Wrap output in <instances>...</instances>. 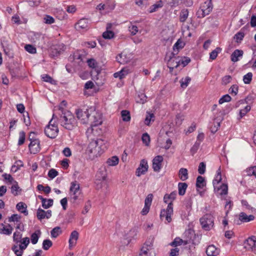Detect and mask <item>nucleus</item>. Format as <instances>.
Masks as SVG:
<instances>
[{
    "instance_id": "obj_1",
    "label": "nucleus",
    "mask_w": 256,
    "mask_h": 256,
    "mask_svg": "<svg viewBox=\"0 0 256 256\" xmlns=\"http://www.w3.org/2000/svg\"><path fill=\"white\" fill-rule=\"evenodd\" d=\"M54 114H56L55 116L56 121L66 129L72 130L76 125V120L73 114L69 111L62 108L60 106Z\"/></svg>"
},
{
    "instance_id": "obj_2",
    "label": "nucleus",
    "mask_w": 256,
    "mask_h": 256,
    "mask_svg": "<svg viewBox=\"0 0 256 256\" xmlns=\"http://www.w3.org/2000/svg\"><path fill=\"white\" fill-rule=\"evenodd\" d=\"M90 138L92 140L88 144L87 152L90 157H98L104 152V149L102 148L103 140L100 139L92 140L91 136Z\"/></svg>"
},
{
    "instance_id": "obj_3",
    "label": "nucleus",
    "mask_w": 256,
    "mask_h": 256,
    "mask_svg": "<svg viewBox=\"0 0 256 256\" xmlns=\"http://www.w3.org/2000/svg\"><path fill=\"white\" fill-rule=\"evenodd\" d=\"M55 116H56V114H53L52 118L44 129L46 135L50 138H54L58 136L59 132L58 126L56 124L57 122L55 120Z\"/></svg>"
},
{
    "instance_id": "obj_4",
    "label": "nucleus",
    "mask_w": 256,
    "mask_h": 256,
    "mask_svg": "<svg viewBox=\"0 0 256 256\" xmlns=\"http://www.w3.org/2000/svg\"><path fill=\"white\" fill-rule=\"evenodd\" d=\"M95 110L94 107H90L88 108H82L76 110V113L77 118L81 120L83 124H86L88 122L90 116L94 112Z\"/></svg>"
},
{
    "instance_id": "obj_5",
    "label": "nucleus",
    "mask_w": 256,
    "mask_h": 256,
    "mask_svg": "<svg viewBox=\"0 0 256 256\" xmlns=\"http://www.w3.org/2000/svg\"><path fill=\"white\" fill-rule=\"evenodd\" d=\"M214 217L210 214H204L200 219L202 228L205 230H210L214 226Z\"/></svg>"
},
{
    "instance_id": "obj_6",
    "label": "nucleus",
    "mask_w": 256,
    "mask_h": 256,
    "mask_svg": "<svg viewBox=\"0 0 256 256\" xmlns=\"http://www.w3.org/2000/svg\"><path fill=\"white\" fill-rule=\"evenodd\" d=\"M213 6L212 0H207L205 2L196 12L198 18H203L208 15L212 10Z\"/></svg>"
},
{
    "instance_id": "obj_7",
    "label": "nucleus",
    "mask_w": 256,
    "mask_h": 256,
    "mask_svg": "<svg viewBox=\"0 0 256 256\" xmlns=\"http://www.w3.org/2000/svg\"><path fill=\"white\" fill-rule=\"evenodd\" d=\"M92 116L90 119L91 121V128H88L86 134H87L88 138L90 137V134H92L94 130V127L100 125L102 124V120L101 114L96 112L95 110L94 112H92Z\"/></svg>"
},
{
    "instance_id": "obj_8",
    "label": "nucleus",
    "mask_w": 256,
    "mask_h": 256,
    "mask_svg": "<svg viewBox=\"0 0 256 256\" xmlns=\"http://www.w3.org/2000/svg\"><path fill=\"white\" fill-rule=\"evenodd\" d=\"M18 247V245H14L12 247V250L17 256H22L24 250L27 248L30 243V238L26 237L22 238Z\"/></svg>"
},
{
    "instance_id": "obj_9",
    "label": "nucleus",
    "mask_w": 256,
    "mask_h": 256,
    "mask_svg": "<svg viewBox=\"0 0 256 256\" xmlns=\"http://www.w3.org/2000/svg\"><path fill=\"white\" fill-rule=\"evenodd\" d=\"M32 134H34V132L30 133L29 136V140L30 141V144L28 145L31 154H36L40 152V140L38 139L34 138L32 137Z\"/></svg>"
},
{
    "instance_id": "obj_10",
    "label": "nucleus",
    "mask_w": 256,
    "mask_h": 256,
    "mask_svg": "<svg viewBox=\"0 0 256 256\" xmlns=\"http://www.w3.org/2000/svg\"><path fill=\"white\" fill-rule=\"evenodd\" d=\"M173 214V204L170 202L166 209H163L160 212V217L161 219L165 218L168 223L172 222L171 216Z\"/></svg>"
},
{
    "instance_id": "obj_11",
    "label": "nucleus",
    "mask_w": 256,
    "mask_h": 256,
    "mask_svg": "<svg viewBox=\"0 0 256 256\" xmlns=\"http://www.w3.org/2000/svg\"><path fill=\"white\" fill-rule=\"evenodd\" d=\"M148 166L146 160L142 159L140 160L138 167L136 171V175L137 176H140L144 174L148 170Z\"/></svg>"
},
{
    "instance_id": "obj_12",
    "label": "nucleus",
    "mask_w": 256,
    "mask_h": 256,
    "mask_svg": "<svg viewBox=\"0 0 256 256\" xmlns=\"http://www.w3.org/2000/svg\"><path fill=\"white\" fill-rule=\"evenodd\" d=\"M164 161V158L162 156L158 155L155 156L152 160V167L154 171L159 172L162 168V162Z\"/></svg>"
},
{
    "instance_id": "obj_13",
    "label": "nucleus",
    "mask_w": 256,
    "mask_h": 256,
    "mask_svg": "<svg viewBox=\"0 0 256 256\" xmlns=\"http://www.w3.org/2000/svg\"><path fill=\"white\" fill-rule=\"evenodd\" d=\"M66 50V46L62 43L58 44L53 46L51 48L50 54L53 56H56Z\"/></svg>"
},
{
    "instance_id": "obj_14",
    "label": "nucleus",
    "mask_w": 256,
    "mask_h": 256,
    "mask_svg": "<svg viewBox=\"0 0 256 256\" xmlns=\"http://www.w3.org/2000/svg\"><path fill=\"white\" fill-rule=\"evenodd\" d=\"M88 21L86 19L80 20L75 25V28L78 30H86L88 29Z\"/></svg>"
},
{
    "instance_id": "obj_15",
    "label": "nucleus",
    "mask_w": 256,
    "mask_h": 256,
    "mask_svg": "<svg viewBox=\"0 0 256 256\" xmlns=\"http://www.w3.org/2000/svg\"><path fill=\"white\" fill-rule=\"evenodd\" d=\"M106 176L107 172L106 166H102L99 168L96 174V180L100 181L104 180L106 179Z\"/></svg>"
},
{
    "instance_id": "obj_16",
    "label": "nucleus",
    "mask_w": 256,
    "mask_h": 256,
    "mask_svg": "<svg viewBox=\"0 0 256 256\" xmlns=\"http://www.w3.org/2000/svg\"><path fill=\"white\" fill-rule=\"evenodd\" d=\"M206 253L208 256H217L220 253V250L214 245H210L206 248Z\"/></svg>"
},
{
    "instance_id": "obj_17",
    "label": "nucleus",
    "mask_w": 256,
    "mask_h": 256,
    "mask_svg": "<svg viewBox=\"0 0 256 256\" xmlns=\"http://www.w3.org/2000/svg\"><path fill=\"white\" fill-rule=\"evenodd\" d=\"M243 54L242 50L238 49L234 50L230 56L231 60L234 62H238L239 60V58L242 56Z\"/></svg>"
},
{
    "instance_id": "obj_18",
    "label": "nucleus",
    "mask_w": 256,
    "mask_h": 256,
    "mask_svg": "<svg viewBox=\"0 0 256 256\" xmlns=\"http://www.w3.org/2000/svg\"><path fill=\"white\" fill-rule=\"evenodd\" d=\"M177 193L176 191L172 192L170 194H166L164 197V201L165 203L168 205V204L172 202V204L173 200L176 198Z\"/></svg>"
},
{
    "instance_id": "obj_19",
    "label": "nucleus",
    "mask_w": 256,
    "mask_h": 256,
    "mask_svg": "<svg viewBox=\"0 0 256 256\" xmlns=\"http://www.w3.org/2000/svg\"><path fill=\"white\" fill-rule=\"evenodd\" d=\"M254 216L252 214H250L248 216L244 212H240L239 215V220L242 222H249L254 220Z\"/></svg>"
},
{
    "instance_id": "obj_20",
    "label": "nucleus",
    "mask_w": 256,
    "mask_h": 256,
    "mask_svg": "<svg viewBox=\"0 0 256 256\" xmlns=\"http://www.w3.org/2000/svg\"><path fill=\"white\" fill-rule=\"evenodd\" d=\"M256 245V237L252 236L247 239L245 242V247L248 248L252 249Z\"/></svg>"
},
{
    "instance_id": "obj_21",
    "label": "nucleus",
    "mask_w": 256,
    "mask_h": 256,
    "mask_svg": "<svg viewBox=\"0 0 256 256\" xmlns=\"http://www.w3.org/2000/svg\"><path fill=\"white\" fill-rule=\"evenodd\" d=\"M176 65L174 66L176 68H178L180 64L182 65V68L187 66L190 62V59L188 57H184L182 60H178V58H176Z\"/></svg>"
},
{
    "instance_id": "obj_22",
    "label": "nucleus",
    "mask_w": 256,
    "mask_h": 256,
    "mask_svg": "<svg viewBox=\"0 0 256 256\" xmlns=\"http://www.w3.org/2000/svg\"><path fill=\"white\" fill-rule=\"evenodd\" d=\"M78 238V233L76 230L72 232L69 239V245L72 246L76 244V241Z\"/></svg>"
},
{
    "instance_id": "obj_23",
    "label": "nucleus",
    "mask_w": 256,
    "mask_h": 256,
    "mask_svg": "<svg viewBox=\"0 0 256 256\" xmlns=\"http://www.w3.org/2000/svg\"><path fill=\"white\" fill-rule=\"evenodd\" d=\"M16 209L20 212L24 214L25 216H27L28 214V211L26 210L27 206L26 204L22 202H18L16 206Z\"/></svg>"
},
{
    "instance_id": "obj_24",
    "label": "nucleus",
    "mask_w": 256,
    "mask_h": 256,
    "mask_svg": "<svg viewBox=\"0 0 256 256\" xmlns=\"http://www.w3.org/2000/svg\"><path fill=\"white\" fill-rule=\"evenodd\" d=\"M176 54L172 52L170 54V56L166 55V59L167 60L168 64L169 65H176V58H178V60H179L178 57H175L174 56Z\"/></svg>"
},
{
    "instance_id": "obj_25",
    "label": "nucleus",
    "mask_w": 256,
    "mask_h": 256,
    "mask_svg": "<svg viewBox=\"0 0 256 256\" xmlns=\"http://www.w3.org/2000/svg\"><path fill=\"white\" fill-rule=\"evenodd\" d=\"M178 176L182 181L186 180L188 178V170L185 168H181L178 172Z\"/></svg>"
},
{
    "instance_id": "obj_26",
    "label": "nucleus",
    "mask_w": 256,
    "mask_h": 256,
    "mask_svg": "<svg viewBox=\"0 0 256 256\" xmlns=\"http://www.w3.org/2000/svg\"><path fill=\"white\" fill-rule=\"evenodd\" d=\"M164 2L162 0H160L156 4L150 6L149 8V12L150 13L156 12L158 8H161L163 6Z\"/></svg>"
},
{
    "instance_id": "obj_27",
    "label": "nucleus",
    "mask_w": 256,
    "mask_h": 256,
    "mask_svg": "<svg viewBox=\"0 0 256 256\" xmlns=\"http://www.w3.org/2000/svg\"><path fill=\"white\" fill-rule=\"evenodd\" d=\"M188 9H182L180 14V21L182 22H184L186 21L188 16Z\"/></svg>"
},
{
    "instance_id": "obj_28",
    "label": "nucleus",
    "mask_w": 256,
    "mask_h": 256,
    "mask_svg": "<svg viewBox=\"0 0 256 256\" xmlns=\"http://www.w3.org/2000/svg\"><path fill=\"white\" fill-rule=\"evenodd\" d=\"M188 188V184L185 182H180L178 184V194L180 196H184Z\"/></svg>"
},
{
    "instance_id": "obj_29",
    "label": "nucleus",
    "mask_w": 256,
    "mask_h": 256,
    "mask_svg": "<svg viewBox=\"0 0 256 256\" xmlns=\"http://www.w3.org/2000/svg\"><path fill=\"white\" fill-rule=\"evenodd\" d=\"M116 59L117 62L120 64H126L129 61V58L125 54H123L122 53L119 54L116 57Z\"/></svg>"
},
{
    "instance_id": "obj_30",
    "label": "nucleus",
    "mask_w": 256,
    "mask_h": 256,
    "mask_svg": "<svg viewBox=\"0 0 256 256\" xmlns=\"http://www.w3.org/2000/svg\"><path fill=\"white\" fill-rule=\"evenodd\" d=\"M128 74V69L122 68L120 72H115L114 74V76L116 78H118L120 79L121 80L122 78H124Z\"/></svg>"
},
{
    "instance_id": "obj_31",
    "label": "nucleus",
    "mask_w": 256,
    "mask_h": 256,
    "mask_svg": "<svg viewBox=\"0 0 256 256\" xmlns=\"http://www.w3.org/2000/svg\"><path fill=\"white\" fill-rule=\"evenodd\" d=\"M119 162V158L116 156H113L108 159L106 163L109 166H116Z\"/></svg>"
},
{
    "instance_id": "obj_32",
    "label": "nucleus",
    "mask_w": 256,
    "mask_h": 256,
    "mask_svg": "<svg viewBox=\"0 0 256 256\" xmlns=\"http://www.w3.org/2000/svg\"><path fill=\"white\" fill-rule=\"evenodd\" d=\"M184 46L182 42L180 40H178V41L176 42V44L173 46L174 52L176 54H178L180 49L182 48Z\"/></svg>"
},
{
    "instance_id": "obj_33",
    "label": "nucleus",
    "mask_w": 256,
    "mask_h": 256,
    "mask_svg": "<svg viewBox=\"0 0 256 256\" xmlns=\"http://www.w3.org/2000/svg\"><path fill=\"white\" fill-rule=\"evenodd\" d=\"M206 186L204 178L202 176H198L196 178V186L202 188Z\"/></svg>"
},
{
    "instance_id": "obj_34",
    "label": "nucleus",
    "mask_w": 256,
    "mask_h": 256,
    "mask_svg": "<svg viewBox=\"0 0 256 256\" xmlns=\"http://www.w3.org/2000/svg\"><path fill=\"white\" fill-rule=\"evenodd\" d=\"M222 180V175L220 168L217 170V174L216 176L214 179L213 180L212 184L214 188L216 185L218 184Z\"/></svg>"
},
{
    "instance_id": "obj_35",
    "label": "nucleus",
    "mask_w": 256,
    "mask_h": 256,
    "mask_svg": "<svg viewBox=\"0 0 256 256\" xmlns=\"http://www.w3.org/2000/svg\"><path fill=\"white\" fill-rule=\"evenodd\" d=\"M62 231L61 228L60 226H56L50 232L51 236L52 238H57L60 234Z\"/></svg>"
},
{
    "instance_id": "obj_36",
    "label": "nucleus",
    "mask_w": 256,
    "mask_h": 256,
    "mask_svg": "<svg viewBox=\"0 0 256 256\" xmlns=\"http://www.w3.org/2000/svg\"><path fill=\"white\" fill-rule=\"evenodd\" d=\"M222 51V48L220 47H217L215 50H213L210 54V59L213 60H214L219 53Z\"/></svg>"
},
{
    "instance_id": "obj_37",
    "label": "nucleus",
    "mask_w": 256,
    "mask_h": 256,
    "mask_svg": "<svg viewBox=\"0 0 256 256\" xmlns=\"http://www.w3.org/2000/svg\"><path fill=\"white\" fill-rule=\"evenodd\" d=\"M37 232L38 234H37L36 232H35L32 233L30 236L31 242L34 244H35L38 242L40 236V230H38Z\"/></svg>"
},
{
    "instance_id": "obj_38",
    "label": "nucleus",
    "mask_w": 256,
    "mask_h": 256,
    "mask_svg": "<svg viewBox=\"0 0 256 256\" xmlns=\"http://www.w3.org/2000/svg\"><path fill=\"white\" fill-rule=\"evenodd\" d=\"M22 238V234L20 232L16 231L14 233L13 240L16 244H18L20 243Z\"/></svg>"
},
{
    "instance_id": "obj_39",
    "label": "nucleus",
    "mask_w": 256,
    "mask_h": 256,
    "mask_svg": "<svg viewBox=\"0 0 256 256\" xmlns=\"http://www.w3.org/2000/svg\"><path fill=\"white\" fill-rule=\"evenodd\" d=\"M42 79L44 82H49L52 84H56V81L54 80L48 74H44L42 76Z\"/></svg>"
},
{
    "instance_id": "obj_40",
    "label": "nucleus",
    "mask_w": 256,
    "mask_h": 256,
    "mask_svg": "<svg viewBox=\"0 0 256 256\" xmlns=\"http://www.w3.org/2000/svg\"><path fill=\"white\" fill-rule=\"evenodd\" d=\"M121 115L122 120L124 122H129L130 120V112L126 110H122L121 112Z\"/></svg>"
},
{
    "instance_id": "obj_41",
    "label": "nucleus",
    "mask_w": 256,
    "mask_h": 256,
    "mask_svg": "<svg viewBox=\"0 0 256 256\" xmlns=\"http://www.w3.org/2000/svg\"><path fill=\"white\" fill-rule=\"evenodd\" d=\"M80 189V185L76 183V182H72L71 184V186L70 188V190L73 193V195H75L78 192Z\"/></svg>"
},
{
    "instance_id": "obj_42",
    "label": "nucleus",
    "mask_w": 256,
    "mask_h": 256,
    "mask_svg": "<svg viewBox=\"0 0 256 256\" xmlns=\"http://www.w3.org/2000/svg\"><path fill=\"white\" fill-rule=\"evenodd\" d=\"M190 80L191 78L189 76H186L184 78H182L180 80V86L182 88H186L190 83Z\"/></svg>"
},
{
    "instance_id": "obj_43",
    "label": "nucleus",
    "mask_w": 256,
    "mask_h": 256,
    "mask_svg": "<svg viewBox=\"0 0 256 256\" xmlns=\"http://www.w3.org/2000/svg\"><path fill=\"white\" fill-rule=\"evenodd\" d=\"M148 246L150 247V244L148 245L146 244H145L144 246L141 249V252L139 256H148V251H149V248Z\"/></svg>"
},
{
    "instance_id": "obj_44",
    "label": "nucleus",
    "mask_w": 256,
    "mask_h": 256,
    "mask_svg": "<svg viewBox=\"0 0 256 256\" xmlns=\"http://www.w3.org/2000/svg\"><path fill=\"white\" fill-rule=\"evenodd\" d=\"M46 212L44 210L39 208L36 212V217L39 220H42V219H44L46 218Z\"/></svg>"
},
{
    "instance_id": "obj_45",
    "label": "nucleus",
    "mask_w": 256,
    "mask_h": 256,
    "mask_svg": "<svg viewBox=\"0 0 256 256\" xmlns=\"http://www.w3.org/2000/svg\"><path fill=\"white\" fill-rule=\"evenodd\" d=\"M52 245V242L50 240H44L42 242V248L44 250H48Z\"/></svg>"
},
{
    "instance_id": "obj_46",
    "label": "nucleus",
    "mask_w": 256,
    "mask_h": 256,
    "mask_svg": "<svg viewBox=\"0 0 256 256\" xmlns=\"http://www.w3.org/2000/svg\"><path fill=\"white\" fill-rule=\"evenodd\" d=\"M244 36V33L242 32V29L240 32H237L234 36V38L236 40V42H238L241 41Z\"/></svg>"
},
{
    "instance_id": "obj_47",
    "label": "nucleus",
    "mask_w": 256,
    "mask_h": 256,
    "mask_svg": "<svg viewBox=\"0 0 256 256\" xmlns=\"http://www.w3.org/2000/svg\"><path fill=\"white\" fill-rule=\"evenodd\" d=\"M252 74L250 72H248L244 75L243 78V80L244 84H249L252 80Z\"/></svg>"
},
{
    "instance_id": "obj_48",
    "label": "nucleus",
    "mask_w": 256,
    "mask_h": 256,
    "mask_svg": "<svg viewBox=\"0 0 256 256\" xmlns=\"http://www.w3.org/2000/svg\"><path fill=\"white\" fill-rule=\"evenodd\" d=\"M114 36V33L112 30H106L102 34V38L104 39H111Z\"/></svg>"
},
{
    "instance_id": "obj_49",
    "label": "nucleus",
    "mask_w": 256,
    "mask_h": 256,
    "mask_svg": "<svg viewBox=\"0 0 256 256\" xmlns=\"http://www.w3.org/2000/svg\"><path fill=\"white\" fill-rule=\"evenodd\" d=\"M19 140L18 142V145L21 146L22 145L24 141L26 138V134L25 132L24 131H20L19 133Z\"/></svg>"
},
{
    "instance_id": "obj_50",
    "label": "nucleus",
    "mask_w": 256,
    "mask_h": 256,
    "mask_svg": "<svg viewBox=\"0 0 256 256\" xmlns=\"http://www.w3.org/2000/svg\"><path fill=\"white\" fill-rule=\"evenodd\" d=\"M220 190V195H226L228 194V186L227 184H222L220 188H218Z\"/></svg>"
},
{
    "instance_id": "obj_51",
    "label": "nucleus",
    "mask_w": 256,
    "mask_h": 256,
    "mask_svg": "<svg viewBox=\"0 0 256 256\" xmlns=\"http://www.w3.org/2000/svg\"><path fill=\"white\" fill-rule=\"evenodd\" d=\"M248 176H254L256 177V166H251L246 170Z\"/></svg>"
},
{
    "instance_id": "obj_52",
    "label": "nucleus",
    "mask_w": 256,
    "mask_h": 256,
    "mask_svg": "<svg viewBox=\"0 0 256 256\" xmlns=\"http://www.w3.org/2000/svg\"><path fill=\"white\" fill-rule=\"evenodd\" d=\"M238 90V86L236 84H233L230 88L228 91L231 94L236 96L237 94Z\"/></svg>"
},
{
    "instance_id": "obj_53",
    "label": "nucleus",
    "mask_w": 256,
    "mask_h": 256,
    "mask_svg": "<svg viewBox=\"0 0 256 256\" xmlns=\"http://www.w3.org/2000/svg\"><path fill=\"white\" fill-rule=\"evenodd\" d=\"M232 98L228 94L223 96L218 101L220 104H222L224 102H229L231 100Z\"/></svg>"
},
{
    "instance_id": "obj_54",
    "label": "nucleus",
    "mask_w": 256,
    "mask_h": 256,
    "mask_svg": "<svg viewBox=\"0 0 256 256\" xmlns=\"http://www.w3.org/2000/svg\"><path fill=\"white\" fill-rule=\"evenodd\" d=\"M20 218L21 216L20 215L18 214H13L8 218V222H20Z\"/></svg>"
},
{
    "instance_id": "obj_55",
    "label": "nucleus",
    "mask_w": 256,
    "mask_h": 256,
    "mask_svg": "<svg viewBox=\"0 0 256 256\" xmlns=\"http://www.w3.org/2000/svg\"><path fill=\"white\" fill-rule=\"evenodd\" d=\"M232 80V78L230 76L228 75L224 76L222 80V85H226L230 83Z\"/></svg>"
},
{
    "instance_id": "obj_56",
    "label": "nucleus",
    "mask_w": 256,
    "mask_h": 256,
    "mask_svg": "<svg viewBox=\"0 0 256 256\" xmlns=\"http://www.w3.org/2000/svg\"><path fill=\"white\" fill-rule=\"evenodd\" d=\"M26 50L28 52L34 54L36 52V50L35 47L30 44H26L24 47Z\"/></svg>"
},
{
    "instance_id": "obj_57",
    "label": "nucleus",
    "mask_w": 256,
    "mask_h": 256,
    "mask_svg": "<svg viewBox=\"0 0 256 256\" xmlns=\"http://www.w3.org/2000/svg\"><path fill=\"white\" fill-rule=\"evenodd\" d=\"M206 165L204 162H201L198 166V172L200 174H203L206 172Z\"/></svg>"
},
{
    "instance_id": "obj_58",
    "label": "nucleus",
    "mask_w": 256,
    "mask_h": 256,
    "mask_svg": "<svg viewBox=\"0 0 256 256\" xmlns=\"http://www.w3.org/2000/svg\"><path fill=\"white\" fill-rule=\"evenodd\" d=\"M154 118V114H153L148 113L146 116V118L144 120V123L146 124L149 126L150 122V121L152 120V121L154 120L152 118Z\"/></svg>"
},
{
    "instance_id": "obj_59",
    "label": "nucleus",
    "mask_w": 256,
    "mask_h": 256,
    "mask_svg": "<svg viewBox=\"0 0 256 256\" xmlns=\"http://www.w3.org/2000/svg\"><path fill=\"white\" fill-rule=\"evenodd\" d=\"M250 106H246L244 108L240 110V118H242L244 116L247 112H248L250 110Z\"/></svg>"
},
{
    "instance_id": "obj_60",
    "label": "nucleus",
    "mask_w": 256,
    "mask_h": 256,
    "mask_svg": "<svg viewBox=\"0 0 256 256\" xmlns=\"http://www.w3.org/2000/svg\"><path fill=\"white\" fill-rule=\"evenodd\" d=\"M224 112L220 110L217 114L216 116H215L214 120L216 122H220V123L222 120L224 118Z\"/></svg>"
},
{
    "instance_id": "obj_61",
    "label": "nucleus",
    "mask_w": 256,
    "mask_h": 256,
    "mask_svg": "<svg viewBox=\"0 0 256 256\" xmlns=\"http://www.w3.org/2000/svg\"><path fill=\"white\" fill-rule=\"evenodd\" d=\"M12 229L8 228L5 226H4L2 228H0V233L6 235H10L12 234Z\"/></svg>"
},
{
    "instance_id": "obj_62",
    "label": "nucleus",
    "mask_w": 256,
    "mask_h": 256,
    "mask_svg": "<svg viewBox=\"0 0 256 256\" xmlns=\"http://www.w3.org/2000/svg\"><path fill=\"white\" fill-rule=\"evenodd\" d=\"M142 139L144 144L146 146L148 145L150 142V137L147 133H144L142 134Z\"/></svg>"
},
{
    "instance_id": "obj_63",
    "label": "nucleus",
    "mask_w": 256,
    "mask_h": 256,
    "mask_svg": "<svg viewBox=\"0 0 256 256\" xmlns=\"http://www.w3.org/2000/svg\"><path fill=\"white\" fill-rule=\"evenodd\" d=\"M182 242L183 241L182 239L180 238H176L170 244L172 246H176L182 244Z\"/></svg>"
},
{
    "instance_id": "obj_64",
    "label": "nucleus",
    "mask_w": 256,
    "mask_h": 256,
    "mask_svg": "<svg viewBox=\"0 0 256 256\" xmlns=\"http://www.w3.org/2000/svg\"><path fill=\"white\" fill-rule=\"evenodd\" d=\"M128 30L132 35H135L138 32V28L136 26L130 24L128 26Z\"/></svg>"
}]
</instances>
